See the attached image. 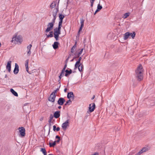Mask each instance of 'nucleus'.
Segmentation results:
<instances>
[{"instance_id": "46", "label": "nucleus", "mask_w": 155, "mask_h": 155, "mask_svg": "<svg viewBox=\"0 0 155 155\" xmlns=\"http://www.w3.org/2000/svg\"><path fill=\"white\" fill-rule=\"evenodd\" d=\"M143 153V152L141 150L138 153L136 154L135 155H140V154Z\"/></svg>"}, {"instance_id": "59", "label": "nucleus", "mask_w": 155, "mask_h": 155, "mask_svg": "<svg viewBox=\"0 0 155 155\" xmlns=\"http://www.w3.org/2000/svg\"><path fill=\"white\" fill-rule=\"evenodd\" d=\"M99 12V11L97 9L95 11V12L94 13V15H95L97 12Z\"/></svg>"}, {"instance_id": "39", "label": "nucleus", "mask_w": 155, "mask_h": 155, "mask_svg": "<svg viewBox=\"0 0 155 155\" xmlns=\"http://www.w3.org/2000/svg\"><path fill=\"white\" fill-rule=\"evenodd\" d=\"M32 47V45L31 44H30L27 47V48L28 49V50H31V48Z\"/></svg>"}, {"instance_id": "14", "label": "nucleus", "mask_w": 155, "mask_h": 155, "mask_svg": "<svg viewBox=\"0 0 155 155\" xmlns=\"http://www.w3.org/2000/svg\"><path fill=\"white\" fill-rule=\"evenodd\" d=\"M116 64L117 63L111 60L108 62L109 65L108 67L111 68H114L115 66H116Z\"/></svg>"}, {"instance_id": "50", "label": "nucleus", "mask_w": 155, "mask_h": 155, "mask_svg": "<svg viewBox=\"0 0 155 155\" xmlns=\"http://www.w3.org/2000/svg\"><path fill=\"white\" fill-rule=\"evenodd\" d=\"M63 77L62 76H61L60 75L58 76V78H59V80L58 81V82H59V84H61V82L60 81V80H61L62 77Z\"/></svg>"}, {"instance_id": "16", "label": "nucleus", "mask_w": 155, "mask_h": 155, "mask_svg": "<svg viewBox=\"0 0 155 155\" xmlns=\"http://www.w3.org/2000/svg\"><path fill=\"white\" fill-rule=\"evenodd\" d=\"M11 61H8L6 66V68L8 70L9 72H10L11 71Z\"/></svg>"}, {"instance_id": "2", "label": "nucleus", "mask_w": 155, "mask_h": 155, "mask_svg": "<svg viewBox=\"0 0 155 155\" xmlns=\"http://www.w3.org/2000/svg\"><path fill=\"white\" fill-rule=\"evenodd\" d=\"M56 18V16L53 17L52 21L48 23L47 25V27L45 31V32H48L53 29Z\"/></svg>"}, {"instance_id": "58", "label": "nucleus", "mask_w": 155, "mask_h": 155, "mask_svg": "<svg viewBox=\"0 0 155 155\" xmlns=\"http://www.w3.org/2000/svg\"><path fill=\"white\" fill-rule=\"evenodd\" d=\"M80 32H78V34L77 35V36H76L77 38L79 37Z\"/></svg>"}, {"instance_id": "17", "label": "nucleus", "mask_w": 155, "mask_h": 155, "mask_svg": "<svg viewBox=\"0 0 155 155\" xmlns=\"http://www.w3.org/2000/svg\"><path fill=\"white\" fill-rule=\"evenodd\" d=\"M60 111L58 110L55 111L53 115L54 116V117L56 119L58 118L60 116Z\"/></svg>"}, {"instance_id": "54", "label": "nucleus", "mask_w": 155, "mask_h": 155, "mask_svg": "<svg viewBox=\"0 0 155 155\" xmlns=\"http://www.w3.org/2000/svg\"><path fill=\"white\" fill-rule=\"evenodd\" d=\"M80 56H78H78H75L74 57H73V59H75L78 58Z\"/></svg>"}, {"instance_id": "60", "label": "nucleus", "mask_w": 155, "mask_h": 155, "mask_svg": "<svg viewBox=\"0 0 155 155\" xmlns=\"http://www.w3.org/2000/svg\"><path fill=\"white\" fill-rule=\"evenodd\" d=\"M55 138L56 139H60V137H59V136L58 135H56L55 137Z\"/></svg>"}, {"instance_id": "31", "label": "nucleus", "mask_w": 155, "mask_h": 155, "mask_svg": "<svg viewBox=\"0 0 155 155\" xmlns=\"http://www.w3.org/2000/svg\"><path fill=\"white\" fill-rule=\"evenodd\" d=\"M56 4L54 2H53L50 5V7L51 8H53L55 7L56 6Z\"/></svg>"}, {"instance_id": "36", "label": "nucleus", "mask_w": 155, "mask_h": 155, "mask_svg": "<svg viewBox=\"0 0 155 155\" xmlns=\"http://www.w3.org/2000/svg\"><path fill=\"white\" fill-rule=\"evenodd\" d=\"M65 71L62 70L60 73V75L63 77L64 75V73L65 72Z\"/></svg>"}, {"instance_id": "48", "label": "nucleus", "mask_w": 155, "mask_h": 155, "mask_svg": "<svg viewBox=\"0 0 155 155\" xmlns=\"http://www.w3.org/2000/svg\"><path fill=\"white\" fill-rule=\"evenodd\" d=\"M82 59V57H79V58L78 60L77 61L78 62H79L80 63H81V60Z\"/></svg>"}, {"instance_id": "61", "label": "nucleus", "mask_w": 155, "mask_h": 155, "mask_svg": "<svg viewBox=\"0 0 155 155\" xmlns=\"http://www.w3.org/2000/svg\"><path fill=\"white\" fill-rule=\"evenodd\" d=\"M92 155H98V153L96 152L94 153V154H93Z\"/></svg>"}, {"instance_id": "24", "label": "nucleus", "mask_w": 155, "mask_h": 155, "mask_svg": "<svg viewBox=\"0 0 155 155\" xmlns=\"http://www.w3.org/2000/svg\"><path fill=\"white\" fill-rule=\"evenodd\" d=\"M130 36L132 37V38L134 39V38L136 36V33L135 31H133L132 33L130 32Z\"/></svg>"}, {"instance_id": "18", "label": "nucleus", "mask_w": 155, "mask_h": 155, "mask_svg": "<svg viewBox=\"0 0 155 155\" xmlns=\"http://www.w3.org/2000/svg\"><path fill=\"white\" fill-rule=\"evenodd\" d=\"M59 45L60 43L58 42L54 41L53 44L52 45V46L54 50H56L58 48Z\"/></svg>"}, {"instance_id": "32", "label": "nucleus", "mask_w": 155, "mask_h": 155, "mask_svg": "<svg viewBox=\"0 0 155 155\" xmlns=\"http://www.w3.org/2000/svg\"><path fill=\"white\" fill-rule=\"evenodd\" d=\"M59 88H58L56 90H54L53 92L51 93V95H53V94H55L57 93V92L59 90Z\"/></svg>"}, {"instance_id": "52", "label": "nucleus", "mask_w": 155, "mask_h": 155, "mask_svg": "<svg viewBox=\"0 0 155 155\" xmlns=\"http://www.w3.org/2000/svg\"><path fill=\"white\" fill-rule=\"evenodd\" d=\"M77 42L76 41L75 42L74 45L72 47L73 48H76L77 47Z\"/></svg>"}, {"instance_id": "29", "label": "nucleus", "mask_w": 155, "mask_h": 155, "mask_svg": "<svg viewBox=\"0 0 155 155\" xmlns=\"http://www.w3.org/2000/svg\"><path fill=\"white\" fill-rule=\"evenodd\" d=\"M130 15V12L126 13L124 14V15L123 17V18H127Z\"/></svg>"}, {"instance_id": "13", "label": "nucleus", "mask_w": 155, "mask_h": 155, "mask_svg": "<svg viewBox=\"0 0 155 155\" xmlns=\"http://www.w3.org/2000/svg\"><path fill=\"white\" fill-rule=\"evenodd\" d=\"M29 59H27L25 61V64L26 70L27 72L30 74H31L32 73H33L32 71H29L28 70V64L29 62Z\"/></svg>"}, {"instance_id": "37", "label": "nucleus", "mask_w": 155, "mask_h": 155, "mask_svg": "<svg viewBox=\"0 0 155 155\" xmlns=\"http://www.w3.org/2000/svg\"><path fill=\"white\" fill-rule=\"evenodd\" d=\"M41 151L43 153L47 152L45 148H41Z\"/></svg>"}, {"instance_id": "22", "label": "nucleus", "mask_w": 155, "mask_h": 155, "mask_svg": "<svg viewBox=\"0 0 155 155\" xmlns=\"http://www.w3.org/2000/svg\"><path fill=\"white\" fill-rule=\"evenodd\" d=\"M58 17L59 18V20L63 21V19L65 17V16L61 13H59L58 14Z\"/></svg>"}, {"instance_id": "34", "label": "nucleus", "mask_w": 155, "mask_h": 155, "mask_svg": "<svg viewBox=\"0 0 155 155\" xmlns=\"http://www.w3.org/2000/svg\"><path fill=\"white\" fill-rule=\"evenodd\" d=\"M102 7L101 5L99 3L97 5V9L99 11L102 9Z\"/></svg>"}, {"instance_id": "53", "label": "nucleus", "mask_w": 155, "mask_h": 155, "mask_svg": "<svg viewBox=\"0 0 155 155\" xmlns=\"http://www.w3.org/2000/svg\"><path fill=\"white\" fill-rule=\"evenodd\" d=\"M90 115V113L89 114L88 113H87H87H86V116H85V118H87V117Z\"/></svg>"}, {"instance_id": "26", "label": "nucleus", "mask_w": 155, "mask_h": 155, "mask_svg": "<svg viewBox=\"0 0 155 155\" xmlns=\"http://www.w3.org/2000/svg\"><path fill=\"white\" fill-rule=\"evenodd\" d=\"M54 34H61V30H58L56 28H54Z\"/></svg>"}, {"instance_id": "9", "label": "nucleus", "mask_w": 155, "mask_h": 155, "mask_svg": "<svg viewBox=\"0 0 155 155\" xmlns=\"http://www.w3.org/2000/svg\"><path fill=\"white\" fill-rule=\"evenodd\" d=\"M56 96V94H53V95H51V94L48 98V101L52 103H54Z\"/></svg>"}, {"instance_id": "11", "label": "nucleus", "mask_w": 155, "mask_h": 155, "mask_svg": "<svg viewBox=\"0 0 155 155\" xmlns=\"http://www.w3.org/2000/svg\"><path fill=\"white\" fill-rule=\"evenodd\" d=\"M59 0L58 2V5H57L56 7L54 8L53 11V17L56 16L57 13L59 11Z\"/></svg>"}, {"instance_id": "49", "label": "nucleus", "mask_w": 155, "mask_h": 155, "mask_svg": "<svg viewBox=\"0 0 155 155\" xmlns=\"http://www.w3.org/2000/svg\"><path fill=\"white\" fill-rule=\"evenodd\" d=\"M67 67V64H65L62 70H63L64 71H66V68Z\"/></svg>"}, {"instance_id": "40", "label": "nucleus", "mask_w": 155, "mask_h": 155, "mask_svg": "<svg viewBox=\"0 0 155 155\" xmlns=\"http://www.w3.org/2000/svg\"><path fill=\"white\" fill-rule=\"evenodd\" d=\"M60 34H54V38H56H56H59V35Z\"/></svg>"}, {"instance_id": "3", "label": "nucleus", "mask_w": 155, "mask_h": 155, "mask_svg": "<svg viewBox=\"0 0 155 155\" xmlns=\"http://www.w3.org/2000/svg\"><path fill=\"white\" fill-rule=\"evenodd\" d=\"M18 129L19 134V136L21 137H24L25 135V128L23 127H21L18 128Z\"/></svg>"}, {"instance_id": "28", "label": "nucleus", "mask_w": 155, "mask_h": 155, "mask_svg": "<svg viewBox=\"0 0 155 155\" xmlns=\"http://www.w3.org/2000/svg\"><path fill=\"white\" fill-rule=\"evenodd\" d=\"M72 101L71 100L69 99L66 101V103L64 104V106H66L67 105H70L71 104Z\"/></svg>"}, {"instance_id": "30", "label": "nucleus", "mask_w": 155, "mask_h": 155, "mask_svg": "<svg viewBox=\"0 0 155 155\" xmlns=\"http://www.w3.org/2000/svg\"><path fill=\"white\" fill-rule=\"evenodd\" d=\"M80 21H81V26H84V20L83 19V18H81L80 19Z\"/></svg>"}, {"instance_id": "47", "label": "nucleus", "mask_w": 155, "mask_h": 155, "mask_svg": "<svg viewBox=\"0 0 155 155\" xmlns=\"http://www.w3.org/2000/svg\"><path fill=\"white\" fill-rule=\"evenodd\" d=\"M78 51H76L75 52H74V53H72L71 55L73 56L74 55L75 56H78V53L77 52Z\"/></svg>"}, {"instance_id": "56", "label": "nucleus", "mask_w": 155, "mask_h": 155, "mask_svg": "<svg viewBox=\"0 0 155 155\" xmlns=\"http://www.w3.org/2000/svg\"><path fill=\"white\" fill-rule=\"evenodd\" d=\"M69 59V58H67L65 60V61H64L65 64H67L68 62V61Z\"/></svg>"}, {"instance_id": "23", "label": "nucleus", "mask_w": 155, "mask_h": 155, "mask_svg": "<svg viewBox=\"0 0 155 155\" xmlns=\"http://www.w3.org/2000/svg\"><path fill=\"white\" fill-rule=\"evenodd\" d=\"M49 32V34L48 35H47V38H51L53 36V34H54L53 31H50Z\"/></svg>"}, {"instance_id": "10", "label": "nucleus", "mask_w": 155, "mask_h": 155, "mask_svg": "<svg viewBox=\"0 0 155 155\" xmlns=\"http://www.w3.org/2000/svg\"><path fill=\"white\" fill-rule=\"evenodd\" d=\"M65 101V100L64 98L60 97L57 101V104L60 105H62Z\"/></svg>"}, {"instance_id": "63", "label": "nucleus", "mask_w": 155, "mask_h": 155, "mask_svg": "<svg viewBox=\"0 0 155 155\" xmlns=\"http://www.w3.org/2000/svg\"><path fill=\"white\" fill-rule=\"evenodd\" d=\"M91 6L92 7L93 5L94 2H91Z\"/></svg>"}, {"instance_id": "38", "label": "nucleus", "mask_w": 155, "mask_h": 155, "mask_svg": "<svg viewBox=\"0 0 155 155\" xmlns=\"http://www.w3.org/2000/svg\"><path fill=\"white\" fill-rule=\"evenodd\" d=\"M76 49L73 48V47H72L71 49V53H74V52H75L76 50Z\"/></svg>"}, {"instance_id": "57", "label": "nucleus", "mask_w": 155, "mask_h": 155, "mask_svg": "<svg viewBox=\"0 0 155 155\" xmlns=\"http://www.w3.org/2000/svg\"><path fill=\"white\" fill-rule=\"evenodd\" d=\"M61 27L58 26V27L56 28H56V29H57L58 30H61Z\"/></svg>"}, {"instance_id": "42", "label": "nucleus", "mask_w": 155, "mask_h": 155, "mask_svg": "<svg viewBox=\"0 0 155 155\" xmlns=\"http://www.w3.org/2000/svg\"><path fill=\"white\" fill-rule=\"evenodd\" d=\"M49 131H48V135H49L50 132V130L51 129V123H49Z\"/></svg>"}, {"instance_id": "62", "label": "nucleus", "mask_w": 155, "mask_h": 155, "mask_svg": "<svg viewBox=\"0 0 155 155\" xmlns=\"http://www.w3.org/2000/svg\"><path fill=\"white\" fill-rule=\"evenodd\" d=\"M67 90H68V89H67V88H65L64 90V92H65V93L66 92Z\"/></svg>"}, {"instance_id": "8", "label": "nucleus", "mask_w": 155, "mask_h": 155, "mask_svg": "<svg viewBox=\"0 0 155 155\" xmlns=\"http://www.w3.org/2000/svg\"><path fill=\"white\" fill-rule=\"evenodd\" d=\"M67 97L69 99L74 100V95L73 92L71 91L68 93Z\"/></svg>"}, {"instance_id": "7", "label": "nucleus", "mask_w": 155, "mask_h": 155, "mask_svg": "<svg viewBox=\"0 0 155 155\" xmlns=\"http://www.w3.org/2000/svg\"><path fill=\"white\" fill-rule=\"evenodd\" d=\"M14 41H16L17 42H18L20 44L21 43L22 41V39L21 38H20L19 36H17V35H15V37H13L11 41L12 42H13Z\"/></svg>"}, {"instance_id": "35", "label": "nucleus", "mask_w": 155, "mask_h": 155, "mask_svg": "<svg viewBox=\"0 0 155 155\" xmlns=\"http://www.w3.org/2000/svg\"><path fill=\"white\" fill-rule=\"evenodd\" d=\"M141 150L143 152V153L144 152H145L148 150V149L147 148H146L145 147H143Z\"/></svg>"}, {"instance_id": "44", "label": "nucleus", "mask_w": 155, "mask_h": 155, "mask_svg": "<svg viewBox=\"0 0 155 155\" xmlns=\"http://www.w3.org/2000/svg\"><path fill=\"white\" fill-rule=\"evenodd\" d=\"M31 54V50H28V51H27V55L28 56H29Z\"/></svg>"}, {"instance_id": "5", "label": "nucleus", "mask_w": 155, "mask_h": 155, "mask_svg": "<svg viewBox=\"0 0 155 155\" xmlns=\"http://www.w3.org/2000/svg\"><path fill=\"white\" fill-rule=\"evenodd\" d=\"M74 65L76 66L77 67H78V70L80 72H81L83 71L84 65L82 63H80L76 61Z\"/></svg>"}, {"instance_id": "1", "label": "nucleus", "mask_w": 155, "mask_h": 155, "mask_svg": "<svg viewBox=\"0 0 155 155\" xmlns=\"http://www.w3.org/2000/svg\"><path fill=\"white\" fill-rule=\"evenodd\" d=\"M143 70V69L142 65L140 64L135 71V77L137 80L138 81H140L143 79L142 73Z\"/></svg>"}, {"instance_id": "19", "label": "nucleus", "mask_w": 155, "mask_h": 155, "mask_svg": "<svg viewBox=\"0 0 155 155\" xmlns=\"http://www.w3.org/2000/svg\"><path fill=\"white\" fill-rule=\"evenodd\" d=\"M65 76L67 77H68L72 73V71L71 69H69V70L66 69L65 71Z\"/></svg>"}, {"instance_id": "21", "label": "nucleus", "mask_w": 155, "mask_h": 155, "mask_svg": "<svg viewBox=\"0 0 155 155\" xmlns=\"http://www.w3.org/2000/svg\"><path fill=\"white\" fill-rule=\"evenodd\" d=\"M10 91L15 96L17 97L18 96V95L17 93L15 91L13 88L10 89Z\"/></svg>"}, {"instance_id": "20", "label": "nucleus", "mask_w": 155, "mask_h": 155, "mask_svg": "<svg viewBox=\"0 0 155 155\" xmlns=\"http://www.w3.org/2000/svg\"><path fill=\"white\" fill-rule=\"evenodd\" d=\"M130 32H127L125 33L124 35V39L125 40H127L130 37Z\"/></svg>"}, {"instance_id": "15", "label": "nucleus", "mask_w": 155, "mask_h": 155, "mask_svg": "<svg viewBox=\"0 0 155 155\" xmlns=\"http://www.w3.org/2000/svg\"><path fill=\"white\" fill-rule=\"evenodd\" d=\"M19 71V68L18 64L15 63V67L13 70V72L15 74H17Z\"/></svg>"}, {"instance_id": "45", "label": "nucleus", "mask_w": 155, "mask_h": 155, "mask_svg": "<svg viewBox=\"0 0 155 155\" xmlns=\"http://www.w3.org/2000/svg\"><path fill=\"white\" fill-rule=\"evenodd\" d=\"M83 27H84L83 26L80 25V26L79 28L78 32H80L82 31Z\"/></svg>"}, {"instance_id": "27", "label": "nucleus", "mask_w": 155, "mask_h": 155, "mask_svg": "<svg viewBox=\"0 0 155 155\" xmlns=\"http://www.w3.org/2000/svg\"><path fill=\"white\" fill-rule=\"evenodd\" d=\"M53 130L54 131H58L60 130V128L59 127H56L55 125H54L53 126Z\"/></svg>"}, {"instance_id": "64", "label": "nucleus", "mask_w": 155, "mask_h": 155, "mask_svg": "<svg viewBox=\"0 0 155 155\" xmlns=\"http://www.w3.org/2000/svg\"><path fill=\"white\" fill-rule=\"evenodd\" d=\"M59 38H54L55 39V40L57 41H58L59 40Z\"/></svg>"}, {"instance_id": "6", "label": "nucleus", "mask_w": 155, "mask_h": 155, "mask_svg": "<svg viewBox=\"0 0 155 155\" xmlns=\"http://www.w3.org/2000/svg\"><path fill=\"white\" fill-rule=\"evenodd\" d=\"M69 126V120L68 119L62 124V129L64 130H66L68 127Z\"/></svg>"}, {"instance_id": "12", "label": "nucleus", "mask_w": 155, "mask_h": 155, "mask_svg": "<svg viewBox=\"0 0 155 155\" xmlns=\"http://www.w3.org/2000/svg\"><path fill=\"white\" fill-rule=\"evenodd\" d=\"M95 149L98 151H100L101 150H104V148L103 147V145L102 143H97Z\"/></svg>"}, {"instance_id": "51", "label": "nucleus", "mask_w": 155, "mask_h": 155, "mask_svg": "<svg viewBox=\"0 0 155 155\" xmlns=\"http://www.w3.org/2000/svg\"><path fill=\"white\" fill-rule=\"evenodd\" d=\"M60 140H61V139H57L56 140H55L54 141L55 142V143L56 144V143H59Z\"/></svg>"}, {"instance_id": "4", "label": "nucleus", "mask_w": 155, "mask_h": 155, "mask_svg": "<svg viewBox=\"0 0 155 155\" xmlns=\"http://www.w3.org/2000/svg\"><path fill=\"white\" fill-rule=\"evenodd\" d=\"M96 105L94 103L90 104L88 107V109L87 110V113L90 114L94 111L95 109Z\"/></svg>"}, {"instance_id": "33", "label": "nucleus", "mask_w": 155, "mask_h": 155, "mask_svg": "<svg viewBox=\"0 0 155 155\" xmlns=\"http://www.w3.org/2000/svg\"><path fill=\"white\" fill-rule=\"evenodd\" d=\"M83 48H82L81 49H79L78 50V51L80 50V51L78 53V56H80L81 55L83 51Z\"/></svg>"}, {"instance_id": "55", "label": "nucleus", "mask_w": 155, "mask_h": 155, "mask_svg": "<svg viewBox=\"0 0 155 155\" xmlns=\"http://www.w3.org/2000/svg\"><path fill=\"white\" fill-rule=\"evenodd\" d=\"M22 0H18V2L17 4H20L22 2Z\"/></svg>"}, {"instance_id": "25", "label": "nucleus", "mask_w": 155, "mask_h": 155, "mask_svg": "<svg viewBox=\"0 0 155 155\" xmlns=\"http://www.w3.org/2000/svg\"><path fill=\"white\" fill-rule=\"evenodd\" d=\"M56 145V143L54 141L53 142H49V146L50 147H54Z\"/></svg>"}, {"instance_id": "43", "label": "nucleus", "mask_w": 155, "mask_h": 155, "mask_svg": "<svg viewBox=\"0 0 155 155\" xmlns=\"http://www.w3.org/2000/svg\"><path fill=\"white\" fill-rule=\"evenodd\" d=\"M54 117L53 115L52 114H51L49 117V119L52 120L53 118Z\"/></svg>"}, {"instance_id": "41", "label": "nucleus", "mask_w": 155, "mask_h": 155, "mask_svg": "<svg viewBox=\"0 0 155 155\" xmlns=\"http://www.w3.org/2000/svg\"><path fill=\"white\" fill-rule=\"evenodd\" d=\"M63 22V21H59V23H58V26H61V27H62V25Z\"/></svg>"}]
</instances>
